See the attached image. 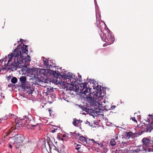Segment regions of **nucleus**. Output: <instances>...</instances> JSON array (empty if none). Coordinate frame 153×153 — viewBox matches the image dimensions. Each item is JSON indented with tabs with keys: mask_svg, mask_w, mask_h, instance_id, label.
<instances>
[{
	"mask_svg": "<svg viewBox=\"0 0 153 153\" xmlns=\"http://www.w3.org/2000/svg\"><path fill=\"white\" fill-rule=\"evenodd\" d=\"M29 80L30 82L33 84H37L39 82V78L35 75L33 77L30 78Z\"/></svg>",
	"mask_w": 153,
	"mask_h": 153,
	"instance_id": "14",
	"label": "nucleus"
},
{
	"mask_svg": "<svg viewBox=\"0 0 153 153\" xmlns=\"http://www.w3.org/2000/svg\"><path fill=\"white\" fill-rule=\"evenodd\" d=\"M26 90L28 94H30L32 93L34 89L32 86H27L26 87Z\"/></svg>",
	"mask_w": 153,
	"mask_h": 153,
	"instance_id": "16",
	"label": "nucleus"
},
{
	"mask_svg": "<svg viewBox=\"0 0 153 153\" xmlns=\"http://www.w3.org/2000/svg\"><path fill=\"white\" fill-rule=\"evenodd\" d=\"M73 133L75 134V136H76V137H79V136H81V135H80V134L79 133H76L75 132H73Z\"/></svg>",
	"mask_w": 153,
	"mask_h": 153,
	"instance_id": "37",
	"label": "nucleus"
},
{
	"mask_svg": "<svg viewBox=\"0 0 153 153\" xmlns=\"http://www.w3.org/2000/svg\"><path fill=\"white\" fill-rule=\"evenodd\" d=\"M87 84L84 82L81 85L80 88V93L82 94H84L87 96V94H88V89L87 87Z\"/></svg>",
	"mask_w": 153,
	"mask_h": 153,
	"instance_id": "7",
	"label": "nucleus"
},
{
	"mask_svg": "<svg viewBox=\"0 0 153 153\" xmlns=\"http://www.w3.org/2000/svg\"><path fill=\"white\" fill-rule=\"evenodd\" d=\"M44 64L46 67L47 68H50V67L48 65V60L47 59H46L44 57L43 59Z\"/></svg>",
	"mask_w": 153,
	"mask_h": 153,
	"instance_id": "19",
	"label": "nucleus"
},
{
	"mask_svg": "<svg viewBox=\"0 0 153 153\" xmlns=\"http://www.w3.org/2000/svg\"><path fill=\"white\" fill-rule=\"evenodd\" d=\"M10 85H8V86L9 87H10Z\"/></svg>",
	"mask_w": 153,
	"mask_h": 153,
	"instance_id": "49",
	"label": "nucleus"
},
{
	"mask_svg": "<svg viewBox=\"0 0 153 153\" xmlns=\"http://www.w3.org/2000/svg\"><path fill=\"white\" fill-rule=\"evenodd\" d=\"M1 144V143H0V144Z\"/></svg>",
	"mask_w": 153,
	"mask_h": 153,
	"instance_id": "51",
	"label": "nucleus"
},
{
	"mask_svg": "<svg viewBox=\"0 0 153 153\" xmlns=\"http://www.w3.org/2000/svg\"><path fill=\"white\" fill-rule=\"evenodd\" d=\"M25 126H26L27 128H31L33 129L35 127L38 126V125L35 123L33 119L31 117L29 118H26Z\"/></svg>",
	"mask_w": 153,
	"mask_h": 153,
	"instance_id": "3",
	"label": "nucleus"
},
{
	"mask_svg": "<svg viewBox=\"0 0 153 153\" xmlns=\"http://www.w3.org/2000/svg\"><path fill=\"white\" fill-rule=\"evenodd\" d=\"M141 141L143 146L147 147L149 145L150 140L148 138L144 137L142 139Z\"/></svg>",
	"mask_w": 153,
	"mask_h": 153,
	"instance_id": "13",
	"label": "nucleus"
},
{
	"mask_svg": "<svg viewBox=\"0 0 153 153\" xmlns=\"http://www.w3.org/2000/svg\"><path fill=\"white\" fill-rule=\"evenodd\" d=\"M23 46L25 48L21 47L20 48H17L14 50V53L8 55L9 59L7 63L4 65L5 69L13 71L17 68H19L22 63L25 64L24 62H28L30 60L29 56L27 55L24 58L23 56V54H27L28 53V50L27 49L28 46L25 45H23Z\"/></svg>",
	"mask_w": 153,
	"mask_h": 153,
	"instance_id": "1",
	"label": "nucleus"
},
{
	"mask_svg": "<svg viewBox=\"0 0 153 153\" xmlns=\"http://www.w3.org/2000/svg\"><path fill=\"white\" fill-rule=\"evenodd\" d=\"M57 138L59 139H60V136L59 135H58L57 136Z\"/></svg>",
	"mask_w": 153,
	"mask_h": 153,
	"instance_id": "45",
	"label": "nucleus"
},
{
	"mask_svg": "<svg viewBox=\"0 0 153 153\" xmlns=\"http://www.w3.org/2000/svg\"><path fill=\"white\" fill-rule=\"evenodd\" d=\"M120 146H121L123 147L122 146H126L127 145V143L126 142H123V141L121 142L120 144Z\"/></svg>",
	"mask_w": 153,
	"mask_h": 153,
	"instance_id": "28",
	"label": "nucleus"
},
{
	"mask_svg": "<svg viewBox=\"0 0 153 153\" xmlns=\"http://www.w3.org/2000/svg\"><path fill=\"white\" fill-rule=\"evenodd\" d=\"M107 31L106 37L105 42L108 43V45H110L114 42L115 40V38L112 35V32L107 27Z\"/></svg>",
	"mask_w": 153,
	"mask_h": 153,
	"instance_id": "5",
	"label": "nucleus"
},
{
	"mask_svg": "<svg viewBox=\"0 0 153 153\" xmlns=\"http://www.w3.org/2000/svg\"><path fill=\"white\" fill-rule=\"evenodd\" d=\"M86 96L87 98L88 102L91 105L93 106L94 105L95 103L98 104V102H96L97 100V95H94V96L92 97L91 95V94H90L89 93H88V94H87V96Z\"/></svg>",
	"mask_w": 153,
	"mask_h": 153,
	"instance_id": "6",
	"label": "nucleus"
},
{
	"mask_svg": "<svg viewBox=\"0 0 153 153\" xmlns=\"http://www.w3.org/2000/svg\"><path fill=\"white\" fill-rule=\"evenodd\" d=\"M9 147H10V148H12V146H11V145H10H10H9Z\"/></svg>",
	"mask_w": 153,
	"mask_h": 153,
	"instance_id": "46",
	"label": "nucleus"
},
{
	"mask_svg": "<svg viewBox=\"0 0 153 153\" xmlns=\"http://www.w3.org/2000/svg\"><path fill=\"white\" fill-rule=\"evenodd\" d=\"M53 151L54 152H57V151H56V150L55 149H54V150H53Z\"/></svg>",
	"mask_w": 153,
	"mask_h": 153,
	"instance_id": "47",
	"label": "nucleus"
},
{
	"mask_svg": "<svg viewBox=\"0 0 153 153\" xmlns=\"http://www.w3.org/2000/svg\"><path fill=\"white\" fill-rule=\"evenodd\" d=\"M149 116H151V117L149 118V121H151V124H153V116L149 115Z\"/></svg>",
	"mask_w": 153,
	"mask_h": 153,
	"instance_id": "30",
	"label": "nucleus"
},
{
	"mask_svg": "<svg viewBox=\"0 0 153 153\" xmlns=\"http://www.w3.org/2000/svg\"><path fill=\"white\" fill-rule=\"evenodd\" d=\"M78 138L79 140L81 141L83 144L86 145V144L88 143L87 139L85 137L82 135L81 134V136H79V137Z\"/></svg>",
	"mask_w": 153,
	"mask_h": 153,
	"instance_id": "17",
	"label": "nucleus"
},
{
	"mask_svg": "<svg viewBox=\"0 0 153 153\" xmlns=\"http://www.w3.org/2000/svg\"><path fill=\"white\" fill-rule=\"evenodd\" d=\"M82 122V121H81L80 120H78L75 118L74 119L73 124L75 126H76L77 124Z\"/></svg>",
	"mask_w": 153,
	"mask_h": 153,
	"instance_id": "22",
	"label": "nucleus"
},
{
	"mask_svg": "<svg viewBox=\"0 0 153 153\" xmlns=\"http://www.w3.org/2000/svg\"><path fill=\"white\" fill-rule=\"evenodd\" d=\"M88 113L92 116H95L97 114H99L100 110L97 108L88 109Z\"/></svg>",
	"mask_w": 153,
	"mask_h": 153,
	"instance_id": "10",
	"label": "nucleus"
},
{
	"mask_svg": "<svg viewBox=\"0 0 153 153\" xmlns=\"http://www.w3.org/2000/svg\"><path fill=\"white\" fill-rule=\"evenodd\" d=\"M100 34L102 40L105 41L106 39V33L105 34L102 31L100 32Z\"/></svg>",
	"mask_w": 153,
	"mask_h": 153,
	"instance_id": "18",
	"label": "nucleus"
},
{
	"mask_svg": "<svg viewBox=\"0 0 153 153\" xmlns=\"http://www.w3.org/2000/svg\"><path fill=\"white\" fill-rule=\"evenodd\" d=\"M146 152H150L152 151H153V150L151 149L147 148L146 149Z\"/></svg>",
	"mask_w": 153,
	"mask_h": 153,
	"instance_id": "33",
	"label": "nucleus"
},
{
	"mask_svg": "<svg viewBox=\"0 0 153 153\" xmlns=\"http://www.w3.org/2000/svg\"><path fill=\"white\" fill-rule=\"evenodd\" d=\"M61 140L62 141H64V140H65V139L64 138H61Z\"/></svg>",
	"mask_w": 153,
	"mask_h": 153,
	"instance_id": "43",
	"label": "nucleus"
},
{
	"mask_svg": "<svg viewBox=\"0 0 153 153\" xmlns=\"http://www.w3.org/2000/svg\"><path fill=\"white\" fill-rule=\"evenodd\" d=\"M119 137L117 135H116L114 138L111 139L110 140V145L112 146H114L116 144V143L117 144H120L121 141L119 140Z\"/></svg>",
	"mask_w": 153,
	"mask_h": 153,
	"instance_id": "9",
	"label": "nucleus"
},
{
	"mask_svg": "<svg viewBox=\"0 0 153 153\" xmlns=\"http://www.w3.org/2000/svg\"><path fill=\"white\" fill-rule=\"evenodd\" d=\"M23 40V39H20V41L21 42H22Z\"/></svg>",
	"mask_w": 153,
	"mask_h": 153,
	"instance_id": "48",
	"label": "nucleus"
},
{
	"mask_svg": "<svg viewBox=\"0 0 153 153\" xmlns=\"http://www.w3.org/2000/svg\"><path fill=\"white\" fill-rule=\"evenodd\" d=\"M74 87H76V86H72V87H69V89L71 91V90H75V89L74 88Z\"/></svg>",
	"mask_w": 153,
	"mask_h": 153,
	"instance_id": "34",
	"label": "nucleus"
},
{
	"mask_svg": "<svg viewBox=\"0 0 153 153\" xmlns=\"http://www.w3.org/2000/svg\"><path fill=\"white\" fill-rule=\"evenodd\" d=\"M16 124L15 125V128L16 129H18L21 127L25 126V119H22L19 120H16Z\"/></svg>",
	"mask_w": 153,
	"mask_h": 153,
	"instance_id": "8",
	"label": "nucleus"
},
{
	"mask_svg": "<svg viewBox=\"0 0 153 153\" xmlns=\"http://www.w3.org/2000/svg\"><path fill=\"white\" fill-rule=\"evenodd\" d=\"M14 140L13 144L16 148H18L24 141V137L22 135L18 134L13 137Z\"/></svg>",
	"mask_w": 153,
	"mask_h": 153,
	"instance_id": "2",
	"label": "nucleus"
},
{
	"mask_svg": "<svg viewBox=\"0 0 153 153\" xmlns=\"http://www.w3.org/2000/svg\"><path fill=\"white\" fill-rule=\"evenodd\" d=\"M132 135V133L130 132L126 133L127 137H128L129 139L130 137Z\"/></svg>",
	"mask_w": 153,
	"mask_h": 153,
	"instance_id": "29",
	"label": "nucleus"
},
{
	"mask_svg": "<svg viewBox=\"0 0 153 153\" xmlns=\"http://www.w3.org/2000/svg\"><path fill=\"white\" fill-rule=\"evenodd\" d=\"M91 140L92 141H93L94 143H96V142L95 141H94V140L93 139H91V140Z\"/></svg>",
	"mask_w": 153,
	"mask_h": 153,
	"instance_id": "44",
	"label": "nucleus"
},
{
	"mask_svg": "<svg viewBox=\"0 0 153 153\" xmlns=\"http://www.w3.org/2000/svg\"><path fill=\"white\" fill-rule=\"evenodd\" d=\"M107 45H108V43H107V44H106V43H105V44H103V46L104 47H105V46H106Z\"/></svg>",
	"mask_w": 153,
	"mask_h": 153,
	"instance_id": "40",
	"label": "nucleus"
},
{
	"mask_svg": "<svg viewBox=\"0 0 153 153\" xmlns=\"http://www.w3.org/2000/svg\"><path fill=\"white\" fill-rule=\"evenodd\" d=\"M20 80L22 83H25L26 81V78L25 76H22L20 77Z\"/></svg>",
	"mask_w": 153,
	"mask_h": 153,
	"instance_id": "23",
	"label": "nucleus"
},
{
	"mask_svg": "<svg viewBox=\"0 0 153 153\" xmlns=\"http://www.w3.org/2000/svg\"><path fill=\"white\" fill-rule=\"evenodd\" d=\"M78 106L82 110L88 113L87 111H88V109L85 107V105H78Z\"/></svg>",
	"mask_w": 153,
	"mask_h": 153,
	"instance_id": "21",
	"label": "nucleus"
},
{
	"mask_svg": "<svg viewBox=\"0 0 153 153\" xmlns=\"http://www.w3.org/2000/svg\"><path fill=\"white\" fill-rule=\"evenodd\" d=\"M81 145L79 144H77L76 147L75 148V149L77 150L79 152H82V150L81 149Z\"/></svg>",
	"mask_w": 153,
	"mask_h": 153,
	"instance_id": "24",
	"label": "nucleus"
},
{
	"mask_svg": "<svg viewBox=\"0 0 153 153\" xmlns=\"http://www.w3.org/2000/svg\"><path fill=\"white\" fill-rule=\"evenodd\" d=\"M48 144L49 145V146L50 149H51V146H50V144L49 143V142H48Z\"/></svg>",
	"mask_w": 153,
	"mask_h": 153,
	"instance_id": "41",
	"label": "nucleus"
},
{
	"mask_svg": "<svg viewBox=\"0 0 153 153\" xmlns=\"http://www.w3.org/2000/svg\"><path fill=\"white\" fill-rule=\"evenodd\" d=\"M42 150L43 153H48V152L45 146V147L42 149Z\"/></svg>",
	"mask_w": 153,
	"mask_h": 153,
	"instance_id": "27",
	"label": "nucleus"
},
{
	"mask_svg": "<svg viewBox=\"0 0 153 153\" xmlns=\"http://www.w3.org/2000/svg\"><path fill=\"white\" fill-rule=\"evenodd\" d=\"M129 151L128 148H127L125 149L124 150V151L125 152H128Z\"/></svg>",
	"mask_w": 153,
	"mask_h": 153,
	"instance_id": "38",
	"label": "nucleus"
},
{
	"mask_svg": "<svg viewBox=\"0 0 153 153\" xmlns=\"http://www.w3.org/2000/svg\"><path fill=\"white\" fill-rule=\"evenodd\" d=\"M73 75L71 74L70 73H69L67 74V76H65V77L64 78V79H65L66 82L65 81L63 82V83H64V84L65 85V82L66 83L67 82H69V81L71 82H72L71 80H72L73 79L72 78Z\"/></svg>",
	"mask_w": 153,
	"mask_h": 153,
	"instance_id": "12",
	"label": "nucleus"
},
{
	"mask_svg": "<svg viewBox=\"0 0 153 153\" xmlns=\"http://www.w3.org/2000/svg\"><path fill=\"white\" fill-rule=\"evenodd\" d=\"M78 78L79 79L78 80H79L80 82H81L82 80V76L80 75L79 74H78Z\"/></svg>",
	"mask_w": 153,
	"mask_h": 153,
	"instance_id": "32",
	"label": "nucleus"
},
{
	"mask_svg": "<svg viewBox=\"0 0 153 153\" xmlns=\"http://www.w3.org/2000/svg\"><path fill=\"white\" fill-rule=\"evenodd\" d=\"M17 79L16 77H13L11 79V82L13 84H15L17 83Z\"/></svg>",
	"mask_w": 153,
	"mask_h": 153,
	"instance_id": "25",
	"label": "nucleus"
},
{
	"mask_svg": "<svg viewBox=\"0 0 153 153\" xmlns=\"http://www.w3.org/2000/svg\"><path fill=\"white\" fill-rule=\"evenodd\" d=\"M116 107V106L115 105H112L108 109L110 110H112L114 109Z\"/></svg>",
	"mask_w": 153,
	"mask_h": 153,
	"instance_id": "35",
	"label": "nucleus"
},
{
	"mask_svg": "<svg viewBox=\"0 0 153 153\" xmlns=\"http://www.w3.org/2000/svg\"><path fill=\"white\" fill-rule=\"evenodd\" d=\"M66 135H65V134H64L62 135V137H66Z\"/></svg>",
	"mask_w": 153,
	"mask_h": 153,
	"instance_id": "42",
	"label": "nucleus"
},
{
	"mask_svg": "<svg viewBox=\"0 0 153 153\" xmlns=\"http://www.w3.org/2000/svg\"><path fill=\"white\" fill-rule=\"evenodd\" d=\"M142 150L140 149V148H138L135 149H134L131 151L132 153H138V152H140Z\"/></svg>",
	"mask_w": 153,
	"mask_h": 153,
	"instance_id": "26",
	"label": "nucleus"
},
{
	"mask_svg": "<svg viewBox=\"0 0 153 153\" xmlns=\"http://www.w3.org/2000/svg\"><path fill=\"white\" fill-rule=\"evenodd\" d=\"M56 130L54 129L53 130H52V132L54 133L55 132Z\"/></svg>",
	"mask_w": 153,
	"mask_h": 153,
	"instance_id": "39",
	"label": "nucleus"
},
{
	"mask_svg": "<svg viewBox=\"0 0 153 153\" xmlns=\"http://www.w3.org/2000/svg\"><path fill=\"white\" fill-rule=\"evenodd\" d=\"M10 85H8V86L9 87H10Z\"/></svg>",
	"mask_w": 153,
	"mask_h": 153,
	"instance_id": "50",
	"label": "nucleus"
},
{
	"mask_svg": "<svg viewBox=\"0 0 153 153\" xmlns=\"http://www.w3.org/2000/svg\"><path fill=\"white\" fill-rule=\"evenodd\" d=\"M131 118V119H132V120L133 121H134V122H135L136 123H137V121L136 120V118H135V117H131V118Z\"/></svg>",
	"mask_w": 153,
	"mask_h": 153,
	"instance_id": "36",
	"label": "nucleus"
},
{
	"mask_svg": "<svg viewBox=\"0 0 153 153\" xmlns=\"http://www.w3.org/2000/svg\"><path fill=\"white\" fill-rule=\"evenodd\" d=\"M102 87L101 85H98L96 87V90H97V93H99L100 94V96H103L102 95V93L104 91L101 88Z\"/></svg>",
	"mask_w": 153,
	"mask_h": 153,
	"instance_id": "15",
	"label": "nucleus"
},
{
	"mask_svg": "<svg viewBox=\"0 0 153 153\" xmlns=\"http://www.w3.org/2000/svg\"><path fill=\"white\" fill-rule=\"evenodd\" d=\"M97 26L100 30V32L102 31V29L104 27H105L106 25L105 23L102 21H97Z\"/></svg>",
	"mask_w": 153,
	"mask_h": 153,
	"instance_id": "11",
	"label": "nucleus"
},
{
	"mask_svg": "<svg viewBox=\"0 0 153 153\" xmlns=\"http://www.w3.org/2000/svg\"><path fill=\"white\" fill-rule=\"evenodd\" d=\"M45 89H46V90H44V91H45L44 92L46 93L47 94H49V93L52 92L53 91L52 89L49 88H48L45 87Z\"/></svg>",
	"mask_w": 153,
	"mask_h": 153,
	"instance_id": "20",
	"label": "nucleus"
},
{
	"mask_svg": "<svg viewBox=\"0 0 153 153\" xmlns=\"http://www.w3.org/2000/svg\"><path fill=\"white\" fill-rule=\"evenodd\" d=\"M105 101H104L103 102H102V103H101V105L102 107H104V108L106 109L107 110H108V108H107L106 105H104V103H105Z\"/></svg>",
	"mask_w": 153,
	"mask_h": 153,
	"instance_id": "31",
	"label": "nucleus"
},
{
	"mask_svg": "<svg viewBox=\"0 0 153 153\" xmlns=\"http://www.w3.org/2000/svg\"><path fill=\"white\" fill-rule=\"evenodd\" d=\"M107 31L106 37L105 42L108 43V45H110L114 42L115 40V38L112 35V32L107 27Z\"/></svg>",
	"mask_w": 153,
	"mask_h": 153,
	"instance_id": "4",
	"label": "nucleus"
}]
</instances>
